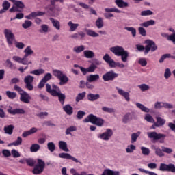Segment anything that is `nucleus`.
<instances>
[{
  "label": "nucleus",
  "mask_w": 175,
  "mask_h": 175,
  "mask_svg": "<svg viewBox=\"0 0 175 175\" xmlns=\"http://www.w3.org/2000/svg\"><path fill=\"white\" fill-rule=\"evenodd\" d=\"M46 91L49 94H51L52 96H58L59 100L60 103H62V105H64V103H65L66 96L64 94L61 93V90L59 89V87L57 86V85L53 84L51 89V85L46 83Z\"/></svg>",
  "instance_id": "f257e3e1"
},
{
  "label": "nucleus",
  "mask_w": 175,
  "mask_h": 175,
  "mask_svg": "<svg viewBox=\"0 0 175 175\" xmlns=\"http://www.w3.org/2000/svg\"><path fill=\"white\" fill-rule=\"evenodd\" d=\"M110 51L116 55V57H121L122 62H126L128 61V57H129V52L125 51L124 47L120 46H112L109 49Z\"/></svg>",
  "instance_id": "f03ea898"
},
{
  "label": "nucleus",
  "mask_w": 175,
  "mask_h": 175,
  "mask_svg": "<svg viewBox=\"0 0 175 175\" xmlns=\"http://www.w3.org/2000/svg\"><path fill=\"white\" fill-rule=\"evenodd\" d=\"M83 122H91L94 125L102 127L105 124V120L94 114H90L83 120Z\"/></svg>",
  "instance_id": "7ed1b4c3"
},
{
  "label": "nucleus",
  "mask_w": 175,
  "mask_h": 175,
  "mask_svg": "<svg viewBox=\"0 0 175 175\" xmlns=\"http://www.w3.org/2000/svg\"><path fill=\"white\" fill-rule=\"evenodd\" d=\"M53 75L59 80V85H65L68 81H69V78L64 73V72L58 70L54 69L52 70Z\"/></svg>",
  "instance_id": "20e7f679"
},
{
  "label": "nucleus",
  "mask_w": 175,
  "mask_h": 175,
  "mask_svg": "<svg viewBox=\"0 0 175 175\" xmlns=\"http://www.w3.org/2000/svg\"><path fill=\"white\" fill-rule=\"evenodd\" d=\"M103 59H104L105 62L108 64L110 68H125V64L120 62H116L113 59H111L109 54L106 53L103 56Z\"/></svg>",
  "instance_id": "39448f33"
},
{
  "label": "nucleus",
  "mask_w": 175,
  "mask_h": 175,
  "mask_svg": "<svg viewBox=\"0 0 175 175\" xmlns=\"http://www.w3.org/2000/svg\"><path fill=\"white\" fill-rule=\"evenodd\" d=\"M100 64V62L99 60H95L94 63H92L90 66L87 68L84 67H80L81 72H82L83 75L85 76L87 73H94L96 69H98V65Z\"/></svg>",
  "instance_id": "423d86ee"
},
{
  "label": "nucleus",
  "mask_w": 175,
  "mask_h": 175,
  "mask_svg": "<svg viewBox=\"0 0 175 175\" xmlns=\"http://www.w3.org/2000/svg\"><path fill=\"white\" fill-rule=\"evenodd\" d=\"M147 135L149 139H152L154 142L160 140V143H164L166 137L165 134L158 133L156 131L148 132Z\"/></svg>",
  "instance_id": "0eeeda50"
},
{
  "label": "nucleus",
  "mask_w": 175,
  "mask_h": 175,
  "mask_svg": "<svg viewBox=\"0 0 175 175\" xmlns=\"http://www.w3.org/2000/svg\"><path fill=\"white\" fill-rule=\"evenodd\" d=\"M10 2H12L13 6L10 9V13H14L16 12H20L19 9H24L25 5L21 1L18 0H9Z\"/></svg>",
  "instance_id": "6e6552de"
},
{
  "label": "nucleus",
  "mask_w": 175,
  "mask_h": 175,
  "mask_svg": "<svg viewBox=\"0 0 175 175\" xmlns=\"http://www.w3.org/2000/svg\"><path fill=\"white\" fill-rule=\"evenodd\" d=\"M145 43L146 46H145V51L144 54H148L150 51H152V53H154V51H157L158 50V46H157V44L151 40H146L145 41Z\"/></svg>",
  "instance_id": "1a4fd4ad"
},
{
  "label": "nucleus",
  "mask_w": 175,
  "mask_h": 175,
  "mask_svg": "<svg viewBox=\"0 0 175 175\" xmlns=\"http://www.w3.org/2000/svg\"><path fill=\"white\" fill-rule=\"evenodd\" d=\"M44 166H46L44 161L40 159H38L37 165H36L33 170V174H40V173H42L43 170H44Z\"/></svg>",
  "instance_id": "9d476101"
},
{
  "label": "nucleus",
  "mask_w": 175,
  "mask_h": 175,
  "mask_svg": "<svg viewBox=\"0 0 175 175\" xmlns=\"http://www.w3.org/2000/svg\"><path fill=\"white\" fill-rule=\"evenodd\" d=\"M4 36H5V39L7 42L8 43L9 46L13 44V42H14L15 36L14 33L12 31V30L9 29H4Z\"/></svg>",
  "instance_id": "9b49d317"
},
{
  "label": "nucleus",
  "mask_w": 175,
  "mask_h": 175,
  "mask_svg": "<svg viewBox=\"0 0 175 175\" xmlns=\"http://www.w3.org/2000/svg\"><path fill=\"white\" fill-rule=\"evenodd\" d=\"M163 107H164V109H174V107H173V105L167 102L157 101L154 104V109H155V110H161Z\"/></svg>",
  "instance_id": "f8f14e48"
},
{
  "label": "nucleus",
  "mask_w": 175,
  "mask_h": 175,
  "mask_svg": "<svg viewBox=\"0 0 175 175\" xmlns=\"http://www.w3.org/2000/svg\"><path fill=\"white\" fill-rule=\"evenodd\" d=\"M113 136V130L110 129H107L105 132L98 134L97 137L100 139L101 140H104L105 142H109L110 140V137Z\"/></svg>",
  "instance_id": "ddd939ff"
},
{
  "label": "nucleus",
  "mask_w": 175,
  "mask_h": 175,
  "mask_svg": "<svg viewBox=\"0 0 175 175\" xmlns=\"http://www.w3.org/2000/svg\"><path fill=\"white\" fill-rule=\"evenodd\" d=\"M35 77L31 75H27L24 79V83L25 84V88L29 90V91H32L33 90V80Z\"/></svg>",
  "instance_id": "4468645a"
},
{
  "label": "nucleus",
  "mask_w": 175,
  "mask_h": 175,
  "mask_svg": "<svg viewBox=\"0 0 175 175\" xmlns=\"http://www.w3.org/2000/svg\"><path fill=\"white\" fill-rule=\"evenodd\" d=\"M57 1L55 0H51V5L48 7H46L45 9H49L50 12L58 16L59 14V11L61 10V8L56 6L55 3Z\"/></svg>",
  "instance_id": "2eb2a0df"
},
{
  "label": "nucleus",
  "mask_w": 175,
  "mask_h": 175,
  "mask_svg": "<svg viewBox=\"0 0 175 175\" xmlns=\"http://www.w3.org/2000/svg\"><path fill=\"white\" fill-rule=\"evenodd\" d=\"M116 77H118V74L114 72V71L107 72L103 75L104 81H113Z\"/></svg>",
  "instance_id": "dca6fc26"
},
{
  "label": "nucleus",
  "mask_w": 175,
  "mask_h": 175,
  "mask_svg": "<svg viewBox=\"0 0 175 175\" xmlns=\"http://www.w3.org/2000/svg\"><path fill=\"white\" fill-rule=\"evenodd\" d=\"M59 157L62 158L63 159H70V161H73V162H75V163H79L80 165H82L81 161H79L76 157L70 155L69 153H59Z\"/></svg>",
  "instance_id": "f3484780"
},
{
  "label": "nucleus",
  "mask_w": 175,
  "mask_h": 175,
  "mask_svg": "<svg viewBox=\"0 0 175 175\" xmlns=\"http://www.w3.org/2000/svg\"><path fill=\"white\" fill-rule=\"evenodd\" d=\"M13 61H15V62H18V64H22V65H29L32 64V62H28V59H27L25 56L21 58L18 56H13L12 57Z\"/></svg>",
  "instance_id": "a211bd4d"
},
{
  "label": "nucleus",
  "mask_w": 175,
  "mask_h": 175,
  "mask_svg": "<svg viewBox=\"0 0 175 175\" xmlns=\"http://www.w3.org/2000/svg\"><path fill=\"white\" fill-rule=\"evenodd\" d=\"M7 111L10 114H12V116H16V114H25V110H24L23 109H20V108L13 109L12 106H9L8 109H7Z\"/></svg>",
  "instance_id": "6ab92c4d"
},
{
  "label": "nucleus",
  "mask_w": 175,
  "mask_h": 175,
  "mask_svg": "<svg viewBox=\"0 0 175 175\" xmlns=\"http://www.w3.org/2000/svg\"><path fill=\"white\" fill-rule=\"evenodd\" d=\"M116 89L118 91V94H119V95H120V96H123V98H124L125 100H126V102H129V100H131V97L129 92H125L124 90L116 87Z\"/></svg>",
  "instance_id": "aec40b11"
},
{
  "label": "nucleus",
  "mask_w": 175,
  "mask_h": 175,
  "mask_svg": "<svg viewBox=\"0 0 175 175\" xmlns=\"http://www.w3.org/2000/svg\"><path fill=\"white\" fill-rule=\"evenodd\" d=\"M100 79L99 74H90L86 77V81L88 83H96Z\"/></svg>",
  "instance_id": "412c9836"
},
{
  "label": "nucleus",
  "mask_w": 175,
  "mask_h": 175,
  "mask_svg": "<svg viewBox=\"0 0 175 175\" xmlns=\"http://www.w3.org/2000/svg\"><path fill=\"white\" fill-rule=\"evenodd\" d=\"M31 99L32 98L30 96L29 94L27 92H25L23 94L21 93L20 95V100L21 102H23V103H31Z\"/></svg>",
  "instance_id": "4be33fe9"
},
{
  "label": "nucleus",
  "mask_w": 175,
  "mask_h": 175,
  "mask_svg": "<svg viewBox=\"0 0 175 175\" xmlns=\"http://www.w3.org/2000/svg\"><path fill=\"white\" fill-rule=\"evenodd\" d=\"M46 14V12H40V11H37V12H33L29 15L25 16V18L27 20H32V18H35V17H39L40 16H44Z\"/></svg>",
  "instance_id": "5701e85b"
},
{
  "label": "nucleus",
  "mask_w": 175,
  "mask_h": 175,
  "mask_svg": "<svg viewBox=\"0 0 175 175\" xmlns=\"http://www.w3.org/2000/svg\"><path fill=\"white\" fill-rule=\"evenodd\" d=\"M152 150H154L155 154L157 155V157H159L160 158H162L165 155V153L163 152V148L161 149L159 147L157 148L154 145L151 146Z\"/></svg>",
  "instance_id": "b1692460"
},
{
  "label": "nucleus",
  "mask_w": 175,
  "mask_h": 175,
  "mask_svg": "<svg viewBox=\"0 0 175 175\" xmlns=\"http://www.w3.org/2000/svg\"><path fill=\"white\" fill-rule=\"evenodd\" d=\"M115 3L118 8H124L129 7V3L124 0H115Z\"/></svg>",
  "instance_id": "393cba45"
},
{
  "label": "nucleus",
  "mask_w": 175,
  "mask_h": 175,
  "mask_svg": "<svg viewBox=\"0 0 175 175\" xmlns=\"http://www.w3.org/2000/svg\"><path fill=\"white\" fill-rule=\"evenodd\" d=\"M59 148L65 151V152H69V148H68V144L65 141H59L58 143Z\"/></svg>",
  "instance_id": "a878e982"
},
{
  "label": "nucleus",
  "mask_w": 175,
  "mask_h": 175,
  "mask_svg": "<svg viewBox=\"0 0 175 175\" xmlns=\"http://www.w3.org/2000/svg\"><path fill=\"white\" fill-rule=\"evenodd\" d=\"M63 110L68 116H72L73 114V107L69 104L64 106Z\"/></svg>",
  "instance_id": "bb28decb"
},
{
  "label": "nucleus",
  "mask_w": 175,
  "mask_h": 175,
  "mask_svg": "<svg viewBox=\"0 0 175 175\" xmlns=\"http://www.w3.org/2000/svg\"><path fill=\"white\" fill-rule=\"evenodd\" d=\"M50 21L52 23L53 27H54L55 29H57V31H59V29H61V23H59V21L58 20L51 18Z\"/></svg>",
  "instance_id": "cd10ccee"
},
{
  "label": "nucleus",
  "mask_w": 175,
  "mask_h": 175,
  "mask_svg": "<svg viewBox=\"0 0 175 175\" xmlns=\"http://www.w3.org/2000/svg\"><path fill=\"white\" fill-rule=\"evenodd\" d=\"M83 55H84V57L85 58H88V59H91L92 58H94V57H95V53L90 50L84 51Z\"/></svg>",
  "instance_id": "c85d7f7f"
},
{
  "label": "nucleus",
  "mask_w": 175,
  "mask_h": 175,
  "mask_svg": "<svg viewBox=\"0 0 175 175\" xmlns=\"http://www.w3.org/2000/svg\"><path fill=\"white\" fill-rule=\"evenodd\" d=\"M25 53V58L27 59L29 55H32L33 54V50H32V48H31V46H28L26 47V49L24 50Z\"/></svg>",
  "instance_id": "c756f323"
},
{
  "label": "nucleus",
  "mask_w": 175,
  "mask_h": 175,
  "mask_svg": "<svg viewBox=\"0 0 175 175\" xmlns=\"http://www.w3.org/2000/svg\"><path fill=\"white\" fill-rule=\"evenodd\" d=\"M79 25H79L78 23H73V22L72 21H69L68 23V26L70 28V32H75V31L77 29V27H79Z\"/></svg>",
  "instance_id": "7c9ffc66"
},
{
  "label": "nucleus",
  "mask_w": 175,
  "mask_h": 175,
  "mask_svg": "<svg viewBox=\"0 0 175 175\" xmlns=\"http://www.w3.org/2000/svg\"><path fill=\"white\" fill-rule=\"evenodd\" d=\"M85 50V46L84 45L77 46L72 49V51L76 53V54H80V53H83Z\"/></svg>",
  "instance_id": "2f4dec72"
},
{
  "label": "nucleus",
  "mask_w": 175,
  "mask_h": 175,
  "mask_svg": "<svg viewBox=\"0 0 175 175\" xmlns=\"http://www.w3.org/2000/svg\"><path fill=\"white\" fill-rule=\"evenodd\" d=\"M139 25L140 27H144V28H148V27L150 25H155V21L151 19L141 23Z\"/></svg>",
  "instance_id": "473e14b6"
},
{
  "label": "nucleus",
  "mask_w": 175,
  "mask_h": 175,
  "mask_svg": "<svg viewBox=\"0 0 175 175\" xmlns=\"http://www.w3.org/2000/svg\"><path fill=\"white\" fill-rule=\"evenodd\" d=\"M135 105L139 109V110H141L142 111H144V113H150V109L144 106V105L140 103H137Z\"/></svg>",
  "instance_id": "72a5a7b5"
},
{
  "label": "nucleus",
  "mask_w": 175,
  "mask_h": 175,
  "mask_svg": "<svg viewBox=\"0 0 175 175\" xmlns=\"http://www.w3.org/2000/svg\"><path fill=\"white\" fill-rule=\"evenodd\" d=\"M99 98H100V95L99 94H88V100H90V102H94L95 100H98V99H99Z\"/></svg>",
  "instance_id": "f704fd0d"
},
{
  "label": "nucleus",
  "mask_w": 175,
  "mask_h": 175,
  "mask_svg": "<svg viewBox=\"0 0 175 175\" xmlns=\"http://www.w3.org/2000/svg\"><path fill=\"white\" fill-rule=\"evenodd\" d=\"M101 175H120V172L113 171L110 169H106L104 170Z\"/></svg>",
  "instance_id": "c9c22d12"
},
{
  "label": "nucleus",
  "mask_w": 175,
  "mask_h": 175,
  "mask_svg": "<svg viewBox=\"0 0 175 175\" xmlns=\"http://www.w3.org/2000/svg\"><path fill=\"white\" fill-rule=\"evenodd\" d=\"M13 129H14V126L13 124L4 126V132L7 135H12V133H13Z\"/></svg>",
  "instance_id": "e433bc0d"
},
{
  "label": "nucleus",
  "mask_w": 175,
  "mask_h": 175,
  "mask_svg": "<svg viewBox=\"0 0 175 175\" xmlns=\"http://www.w3.org/2000/svg\"><path fill=\"white\" fill-rule=\"evenodd\" d=\"M96 27L98 28V29H101L103 27H104L105 23L103 22V18H98L96 21Z\"/></svg>",
  "instance_id": "4c0bfd02"
},
{
  "label": "nucleus",
  "mask_w": 175,
  "mask_h": 175,
  "mask_svg": "<svg viewBox=\"0 0 175 175\" xmlns=\"http://www.w3.org/2000/svg\"><path fill=\"white\" fill-rule=\"evenodd\" d=\"M132 120V113H126L122 118V123L123 124H128L129 121Z\"/></svg>",
  "instance_id": "58836bf2"
},
{
  "label": "nucleus",
  "mask_w": 175,
  "mask_h": 175,
  "mask_svg": "<svg viewBox=\"0 0 175 175\" xmlns=\"http://www.w3.org/2000/svg\"><path fill=\"white\" fill-rule=\"evenodd\" d=\"M105 11L106 13H121V10H120L118 8L114 7V8H105Z\"/></svg>",
  "instance_id": "ea45409f"
},
{
  "label": "nucleus",
  "mask_w": 175,
  "mask_h": 175,
  "mask_svg": "<svg viewBox=\"0 0 175 175\" xmlns=\"http://www.w3.org/2000/svg\"><path fill=\"white\" fill-rule=\"evenodd\" d=\"M40 150V145L38 144H32L30 146V152H38Z\"/></svg>",
  "instance_id": "a19ab883"
},
{
  "label": "nucleus",
  "mask_w": 175,
  "mask_h": 175,
  "mask_svg": "<svg viewBox=\"0 0 175 175\" xmlns=\"http://www.w3.org/2000/svg\"><path fill=\"white\" fill-rule=\"evenodd\" d=\"M156 120H157L156 124L159 126H163V124L166 123V120H165L159 116H157Z\"/></svg>",
  "instance_id": "79ce46f5"
},
{
  "label": "nucleus",
  "mask_w": 175,
  "mask_h": 175,
  "mask_svg": "<svg viewBox=\"0 0 175 175\" xmlns=\"http://www.w3.org/2000/svg\"><path fill=\"white\" fill-rule=\"evenodd\" d=\"M44 73V70L43 68L36 69L30 72L31 75H35L36 76H40Z\"/></svg>",
  "instance_id": "37998d69"
},
{
  "label": "nucleus",
  "mask_w": 175,
  "mask_h": 175,
  "mask_svg": "<svg viewBox=\"0 0 175 175\" xmlns=\"http://www.w3.org/2000/svg\"><path fill=\"white\" fill-rule=\"evenodd\" d=\"M5 95L9 98V99H16L17 97V93L14 92L6 91Z\"/></svg>",
  "instance_id": "c03bdc74"
},
{
  "label": "nucleus",
  "mask_w": 175,
  "mask_h": 175,
  "mask_svg": "<svg viewBox=\"0 0 175 175\" xmlns=\"http://www.w3.org/2000/svg\"><path fill=\"white\" fill-rule=\"evenodd\" d=\"M124 29L126 31H128V32H131V35H132L133 38L136 37V29L135 27H124Z\"/></svg>",
  "instance_id": "a18cd8bd"
},
{
  "label": "nucleus",
  "mask_w": 175,
  "mask_h": 175,
  "mask_svg": "<svg viewBox=\"0 0 175 175\" xmlns=\"http://www.w3.org/2000/svg\"><path fill=\"white\" fill-rule=\"evenodd\" d=\"M142 132L138 131L137 133H133L131 134V143H135L137 140V137L140 136Z\"/></svg>",
  "instance_id": "49530a36"
},
{
  "label": "nucleus",
  "mask_w": 175,
  "mask_h": 175,
  "mask_svg": "<svg viewBox=\"0 0 175 175\" xmlns=\"http://www.w3.org/2000/svg\"><path fill=\"white\" fill-rule=\"evenodd\" d=\"M77 131V127H76V126H70L66 129L65 133L66 135H71V132H76Z\"/></svg>",
  "instance_id": "de8ad7c7"
},
{
  "label": "nucleus",
  "mask_w": 175,
  "mask_h": 175,
  "mask_svg": "<svg viewBox=\"0 0 175 175\" xmlns=\"http://www.w3.org/2000/svg\"><path fill=\"white\" fill-rule=\"evenodd\" d=\"M70 173H71V174L72 175H87V172L82 171L81 172V173H79L77 172V171H76V169L75 168H71L70 170Z\"/></svg>",
  "instance_id": "09e8293b"
},
{
  "label": "nucleus",
  "mask_w": 175,
  "mask_h": 175,
  "mask_svg": "<svg viewBox=\"0 0 175 175\" xmlns=\"http://www.w3.org/2000/svg\"><path fill=\"white\" fill-rule=\"evenodd\" d=\"M85 92H83L82 93H79L76 96L75 100L76 102H80V100H83L84 98H85Z\"/></svg>",
  "instance_id": "8fccbe9b"
},
{
  "label": "nucleus",
  "mask_w": 175,
  "mask_h": 175,
  "mask_svg": "<svg viewBox=\"0 0 175 175\" xmlns=\"http://www.w3.org/2000/svg\"><path fill=\"white\" fill-rule=\"evenodd\" d=\"M135 150H136V146L133 144H131V145H129L126 148V152H127V154H131Z\"/></svg>",
  "instance_id": "3c124183"
},
{
  "label": "nucleus",
  "mask_w": 175,
  "mask_h": 175,
  "mask_svg": "<svg viewBox=\"0 0 175 175\" xmlns=\"http://www.w3.org/2000/svg\"><path fill=\"white\" fill-rule=\"evenodd\" d=\"M86 33L87 35H88V36H92V38H98V36H99V34L98 33L91 29L87 30Z\"/></svg>",
  "instance_id": "603ef678"
},
{
  "label": "nucleus",
  "mask_w": 175,
  "mask_h": 175,
  "mask_svg": "<svg viewBox=\"0 0 175 175\" xmlns=\"http://www.w3.org/2000/svg\"><path fill=\"white\" fill-rule=\"evenodd\" d=\"M101 110L105 111V113H109L110 114H111V113H116V109L107 107H103Z\"/></svg>",
  "instance_id": "864d4df0"
},
{
  "label": "nucleus",
  "mask_w": 175,
  "mask_h": 175,
  "mask_svg": "<svg viewBox=\"0 0 175 175\" xmlns=\"http://www.w3.org/2000/svg\"><path fill=\"white\" fill-rule=\"evenodd\" d=\"M39 32H40V33H47V32H49V25L46 24L42 25L41 29L39 30Z\"/></svg>",
  "instance_id": "5fc2aeb1"
},
{
  "label": "nucleus",
  "mask_w": 175,
  "mask_h": 175,
  "mask_svg": "<svg viewBox=\"0 0 175 175\" xmlns=\"http://www.w3.org/2000/svg\"><path fill=\"white\" fill-rule=\"evenodd\" d=\"M141 151H142V155H145V156L150 155V148H148L142 146Z\"/></svg>",
  "instance_id": "6e6d98bb"
},
{
  "label": "nucleus",
  "mask_w": 175,
  "mask_h": 175,
  "mask_svg": "<svg viewBox=\"0 0 175 175\" xmlns=\"http://www.w3.org/2000/svg\"><path fill=\"white\" fill-rule=\"evenodd\" d=\"M47 148L51 152L55 151V144L53 142H49L47 144Z\"/></svg>",
  "instance_id": "4d7b16f0"
},
{
  "label": "nucleus",
  "mask_w": 175,
  "mask_h": 175,
  "mask_svg": "<svg viewBox=\"0 0 175 175\" xmlns=\"http://www.w3.org/2000/svg\"><path fill=\"white\" fill-rule=\"evenodd\" d=\"M154 12L150 10L142 11L140 13V16H152Z\"/></svg>",
  "instance_id": "13d9d810"
},
{
  "label": "nucleus",
  "mask_w": 175,
  "mask_h": 175,
  "mask_svg": "<svg viewBox=\"0 0 175 175\" xmlns=\"http://www.w3.org/2000/svg\"><path fill=\"white\" fill-rule=\"evenodd\" d=\"M138 88H139L141 91L144 92L145 91H148V90H150V86L148 85L143 83V84L139 85Z\"/></svg>",
  "instance_id": "bf43d9fd"
},
{
  "label": "nucleus",
  "mask_w": 175,
  "mask_h": 175,
  "mask_svg": "<svg viewBox=\"0 0 175 175\" xmlns=\"http://www.w3.org/2000/svg\"><path fill=\"white\" fill-rule=\"evenodd\" d=\"M144 120L147 121V122H150L151 124H152V122H155L154 118H152V116L150 114L145 115Z\"/></svg>",
  "instance_id": "052dcab7"
},
{
  "label": "nucleus",
  "mask_w": 175,
  "mask_h": 175,
  "mask_svg": "<svg viewBox=\"0 0 175 175\" xmlns=\"http://www.w3.org/2000/svg\"><path fill=\"white\" fill-rule=\"evenodd\" d=\"M53 77V75H51V73L48 72L46 73L44 77L42 79L45 83H47L49 80H51Z\"/></svg>",
  "instance_id": "680f3d73"
},
{
  "label": "nucleus",
  "mask_w": 175,
  "mask_h": 175,
  "mask_svg": "<svg viewBox=\"0 0 175 175\" xmlns=\"http://www.w3.org/2000/svg\"><path fill=\"white\" fill-rule=\"evenodd\" d=\"M170 76H172V71L170 70V68H165V72H164L165 79H166V80H167V79H169V77H170Z\"/></svg>",
  "instance_id": "e2e57ef3"
},
{
  "label": "nucleus",
  "mask_w": 175,
  "mask_h": 175,
  "mask_svg": "<svg viewBox=\"0 0 175 175\" xmlns=\"http://www.w3.org/2000/svg\"><path fill=\"white\" fill-rule=\"evenodd\" d=\"M11 155H12L13 158H20V157H21L20 152H18L16 149H12L11 150Z\"/></svg>",
  "instance_id": "0e129e2a"
},
{
  "label": "nucleus",
  "mask_w": 175,
  "mask_h": 175,
  "mask_svg": "<svg viewBox=\"0 0 175 175\" xmlns=\"http://www.w3.org/2000/svg\"><path fill=\"white\" fill-rule=\"evenodd\" d=\"M138 31L139 33L142 35V36H146L147 35V31H146V29L143 27V26L138 27Z\"/></svg>",
  "instance_id": "69168bd1"
},
{
  "label": "nucleus",
  "mask_w": 175,
  "mask_h": 175,
  "mask_svg": "<svg viewBox=\"0 0 175 175\" xmlns=\"http://www.w3.org/2000/svg\"><path fill=\"white\" fill-rule=\"evenodd\" d=\"M32 25V22L31 21H25V23L22 25L23 28L27 29Z\"/></svg>",
  "instance_id": "338daca9"
},
{
  "label": "nucleus",
  "mask_w": 175,
  "mask_h": 175,
  "mask_svg": "<svg viewBox=\"0 0 175 175\" xmlns=\"http://www.w3.org/2000/svg\"><path fill=\"white\" fill-rule=\"evenodd\" d=\"M167 172H171L172 173H175V165L174 164L170 163L167 165Z\"/></svg>",
  "instance_id": "774afa93"
}]
</instances>
